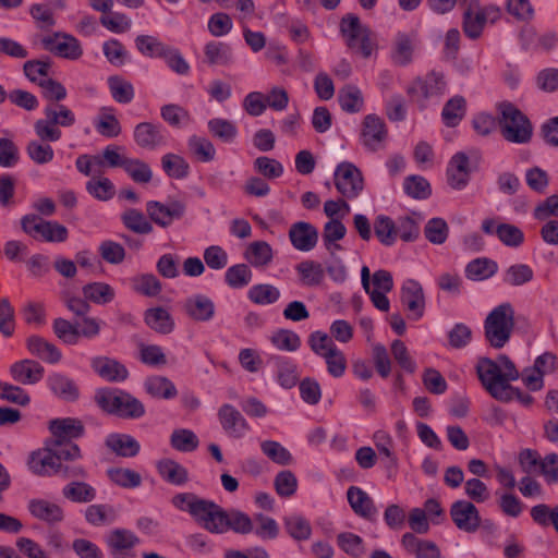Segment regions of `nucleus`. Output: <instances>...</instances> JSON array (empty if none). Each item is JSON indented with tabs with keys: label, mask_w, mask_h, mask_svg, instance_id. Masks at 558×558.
Instances as JSON below:
<instances>
[{
	"label": "nucleus",
	"mask_w": 558,
	"mask_h": 558,
	"mask_svg": "<svg viewBox=\"0 0 558 558\" xmlns=\"http://www.w3.org/2000/svg\"><path fill=\"white\" fill-rule=\"evenodd\" d=\"M476 374L494 399H507V392L513 391L510 383L520 378L514 363L505 354L498 356V362L481 357L476 364Z\"/></svg>",
	"instance_id": "f257e3e1"
},
{
	"label": "nucleus",
	"mask_w": 558,
	"mask_h": 558,
	"mask_svg": "<svg viewBox=\"0 0 558 558\" xmlns=\"http://www.w3.org/2000/svg\"><path fill=\"white\" fill-rule=\"evenodd\" d=\"M514 326L513 306L502 303L493 308L484 320L485 339L490 347L501 349L510 340Z\"/></svg>",
	"instance_id": "f03ea898"
},
{
	"label": "nucleus",
	"mask_w": 558,
	"mask_h": 558,
	"mask_svg": "<svg viewBox=\"0 0 558 558\" xmlns=\"http://www.w3.org/2000/svg\"><path fill=\"white\" fill-rule=\"evenodd\" d=\"M95 401L102 411L122 418H138L145 414L144 404L123 390L100 389Z\"/></svg>",
	"instance_id": "7ed1b4c3"
},
{
	"label": "nucleus",
	"mask_w": 558,
	"mask_h": 558,
	"mask_svg": "<svg viewBox=\"0 0 558 558\" xmlns=\"http://www.w3.org/2000/svg\"><path fill=\"white\" fill-rule=\"evenodd\" d=\"M497 108L500 113L499 125L504 138L517 144L530 142L533 128L527 117L508 101L498 104Z\"/></svg>",
	"instance_id": "20e7f679"
},
{
	"label": "nucleus",
	"mask_w": 558,
	"mask_h": 558,
	"mask_svg": "<svg viewBox=\"0 0 558 558\" xmlns=\"http://www.w3.org/2000/svg\"><path fill=\"white\" fill-rule=\"evenodd\" d=\"M45 119H39L34 124L38 141L50 143L61 138L59 126L70 128L75 121L74 112L64 105H48L45 110Z\"/></svg>",
	"instance_id": "39448f33"
},
{
	"label": "nucleus",
	"mask_w": 558,
	"mask_h": 558,
	"mask_svg": "<svg viewBox=\"0 0 558 558\" xmlns=\"http://www.w3.org/2000/svg\"><path fill=\"white\" fill-rule=\"evenodd\" d=\"M340 33L347 47L363 58L371 57L376 48L369 28L363 25L360 17L353 13L345 14L340 21Z\"/></svg>",
	"instance_id": "423d86ee"
},
{
	"label": "nucleus",
	"mask_w": 558,
	"mask_h": 558,
	"mask_svg": "<svg viewBox=\"0 0 558 558\" xmlns=\"http://www.w3.org/2000/svg\"><path fill=\"white\" fill-rule=\"evenodd\" d=\"M501 11L495 4L482 5L478 0H470L463 13V32L471 39H477L487 23L500 19Z\"/></svg>",
	"instance_id": "0eeeda50"
},
{
	"label": "nucleus",
	"mask_w": 558,
	"mask_h": 558,
	"mask_svg": "<svg viewBox=\"0 0 558 558\" xmlns=\"http://www.w3.org/2000/svg\"><path fill=\"white\" fill-rule=\"evenodd\" d=\"M447 87L445 76L441 73L430 72L424 80L416 78L408 87L407 93L411 99L425 107L424 100L441 96Z\"/></svg>",
	"instance_id": "6e6552de"
},
{
	"label": "nucleus",
	"mask_w": 558,
	"mask_h": 558,
	"mask_svg": "<svg viewBox=\"0 0 558 558\" xmlns=\"http://www.w3.org/2000/svg\"><path fill=\"white\" fill-rule=\"evenodd\" d=\"M335 185L344 197H356L364 187L362 172L351 162H341L335 171Z\"/></svg>",
	"instance_id": "1a4fd4ad"
},
{
	"label": "nucleus",
	"mask_w": 558,
	"mask_h": 558,
	"mask_svg": "<svg viewBox=\"0 0 558 558\" xmlns=\"http://www.w3.org/2000/svg\"><path fill=\"white\" fill-rule=\"evenodd\" d=\"M21 223L27 234L32 236L40 235L48 242H63L68 238V230L64 226L56 221L43 220L35 215L23 217Z\"/></svg>",
	"instance_id": "9d476101"
},
{
	"label": "nucleus",
	"mask_w": 558,
	"mask_h": 558,
	"mask_svg": "<svg viewBox=\"0 0 558 558\" xmlns=\"http://www.w3.org/2000/svg\"><path fill=\"white\" fill-rule=\"evenodd\" d=\"M146 213L149 219L161 228H168L174 220L181 219L185 214V205L179 201L163 204L157 201L146 203Z\"/></svg>",
	"instance_id": "9b49d317"
},
{
	"label": "nucleus",
	"mask_w": 558,
	"mask_h": 558,
	"mask_svg": "<svg viewBox=\"0 0 558 558\" xmlns=\"http://www.w3.org/2000/svg\"><path fill=\"white\" fill-rule=\"evenodd\" d=\"M111 558H136L134 547L140 538L130 530L114 529L106 539Z\"/></svg>",
	"instance_id": "f8f14e48"
},
{
	"label": "nucleus",
	"mask_w": 558,
	"mask_h": 558,
	"mask_svg": "<svg viewBox=\"0 0 558 558\" xmlns=\"http://www.w3.org/2000/svg\"><path fill=\"white\" fill-rule=\"evenodd\" d=\"M450 517L456 526L466 533H474L481 526L480 512L471 501H454L450 507Z\"/></svg>",
	"instance_id": "ddd939ff"
},
{
	"label": "nucleus",
	"mask_w": 558,
	"mask_h": 558,
	"mask_svg": "<svg viewBox=\"0 0 558 558\" xmlns=\"http://www.w3.org/2000/svg\"><path fill=\"white\" fill-rule=\"evenodd\" d=\"M133 137L135 144L143 149L155 150L167 145V135L160 124L141 122L135 125Z\"/></svg>",
	"instance_id": "4468645a"
},
{
	"label": "nucleus",
	"mask_w": 558,
	"mask_h": 558,
	"mask_svg": "<svg viewBox=\"0 0 558 558\" xmlns=\"http://www.w3.org/2000/svg\"><path fill=\"white\" fill-rule=\"evenodd\" d=\"M194 519L208 532L225 533L227 511L211 500L204 499Z\"/></svg>",
	"instance_id": "2eb2a0df"
},
{
	"label": "nucleus",
	"mask_w": 558,
	"mask_h": 558,
	"mask_svg": "<svg viewBox=\"0 0 558 558\" xmlns=\"http://www.w3.org/2000/svg\"><path fill=\"white\" fill-rule=\"evenodd\" d=\"M41 41L46 50L61 58L76 60L83 53L78 40L71 35L56 33L44 37Z\"/></svg>",
	"instance_id": "dca6fc26"
},
{
	"label": "nucleus",
	"mask_w": 558,
	"mask_h": 558,
	"mask_svg": "<svg viewBox=\"0 0 558 558\" xmlns=\"http://www.w3.org/2000/svg\"><path fill=\"white\" fill-rule=\"evenodd\" d=\"M388 131L384 120L376 114H367L363 119L361 140L363 145L372 150H378L386 141Z\"/></svg>",
	"instance_id": "f3484780"
},
{
	"label": "nucleus",
	"mask_w": 558,
	"mask_h": 558,
	"mask_svg": "<svg viewBox=\"0 0 558 558\" xmlns=\"http://www.w3.org/2000/svg\"><path fill=\"white\" fill-rule=\"evenodd\" d=\"M11 378L23 386H32L38 384L45 375L44 366L36 360L24 359L14 362L10 368Z\"/></svg>",
	"instance_id": "a211bd4d"
},
{
	"label": "nucleus",
	"mask_w": 558,
	"mask_h": 558,
	"mask_svg": "<svg viewBox=\"0 0 558 558\" xmlns=\"http://www.w3.org/2000/svg\"><path fill=\"white\" fill-rule=\"evenodd\" d=\"M401 302L409 312V318L420 319L425 311V296L420 282L409 279L401 289Z\"/></svg>",
	"instance_id": "6ab92c4d"
},
{
	"label": "nucleus",
	"mask_w": 558,
	"mask_h": 558,
	"mask_svg": "<svg viewBox=\"0 0 558 558\" xmlns=\"http://www.w3.org/2000/svg\"><path fill=\"white\" fill-rule=\"evenodd\" d=\"M218 418L222 429L231 437L241 438L250 429L247 421L231 404H223L219 408Z\"/></svg>",
	"instance_id": "aec40b11"
},
{
	"label": "nucleus",
	"mask_w": 558,
	"mask_h": 558,
	"mask_svg": "<svg viewBox=\"0 0 558 558\" xmlns=\"http://www.w3.org/2000/svg\"><path fill=\"white\" fill-rule=\"evenodd\" d=\"M90 366L99 377L109 383H121L129 377V371L125 365L108 356L92 359Z\"/></svg>",
	"instance_id": "412c9836"
},
{
	"label": "nucleus",
	"mask_w": 558,
	"mask_h": 558,
	"mask_svg": "<svg viewBox=\"0 0 558 558\" xmlns=\"http://www.w3.org/2000/svg\"><path fill=\"white\" fill-rule=\"evenodd\" d=\"M27 464L33 473L40 476L52 475L62 471V463H59V458L53 449L49 448L32 452Z\"/></svg>",
	"instance_id": "4be33fe9"
},
{
	"label": "nucleus",
	"mask_w": 558,
	"mask_h": 558,
	"mask_svg": "<svg viewBox=\"0 0 558 558\" xmlns=\"http://www.w3.org/2000/svg\"><path fill=\"white\" fill-rule=\"evenodd\" d=\"M53 445H63L73 438L83 436L85 428L83 423L73 417L56 418L49 423Z\"/></svg>",
	"instance_id": "5701e85b"
},
{
	"label": "nucleus",
	"mask_w": 558,
	"mask_h": 558,
	"mask_svg": "<svg viewBox=\"0 0 558 558\" xmlns=\"http://www.w3.org/2000/svg\"><path fill=\"white\" fill-rule=\"evenodd\" d=\"M417 43V34L415 32H399L393 40V47L391 50L392 61L401 66L411 63Z\"/></svg>",
	"instance_id": "b1692460"
},
{
	"label": "nucleus",
	"mask_w": 558,
	"mask_h": 558,
	"mask_svg": "<svg viewBox=\"0 0 558 558\" xmlns=\"http://www.w3.org/2000/svg\"><path fill=\"white\" fill-rule=\"evenodd\" d=\"M289 239L294 248L301 252H308L317 244L318 231L310 222L299 221L291 226Z\"/></svg>",
	"instance_id": "393cba45"
},
{
	"label": "nucleus",
	"mask_w": 558,
	"mask_h": 558,
	"mask_svg": "<svg viewBox=\"0 0 558 558\" xmlns=\"http://www.w3.org/2000/svg\"><path fill=\"white\" fill-rule=\"evenodd\" d=\"M183 311L192 320L204 323L215 316L216 306L208 296L195 294L184 301Z\"/></svg>",
	"instance_id": "a878e982"
},
{
	"label": "nucleus",
	"mask_w": 558,
	"mask_h": 558,
	"mask_svg": "<svg viewBox=\"0 0 558 558\" xmlns=\"http://www.w3.org/2000/svg\"><path fill=\"white\" fill-rule=\"evenodd\" d=\"M401 545L409 555L415 558H440L439 547L432 541L421 539L413 533L402 535Z\"/></svg>",
	"instance_id": "bb28decb"
},
{
	"label": "nucleus",
	"mask_w": 558,
	"mask_h": 558,
	"mask_svg": "<svg viewBox=\"0 0 558 558\" xmlns=\"http://www.w3.org/2000/svg\"><path fill=\"white\" fill-rule=\"evenodd\" d=\"M26 348L33 356L49 364H57L62 359V353L57 345L40 336L34 335L28 337L26 339Z\"/></svg>",
	"instance_id": "cd10ccee"
},
{
	"label": "nucleus",
	"mask_w": 558,
	"mask_h": 558,
	"mask_svg": "<svg viewBox=\"0 0 558 558\" xmlns=\"http://www.w3.org/2000/svg\"><path fill=\"white\" fill-rule=\"evenodd\" d=\"M348 501L355 514L366 520H374L377 514L373 499L360 487L351 486L347 492Z\"/></svg>",
	"instance_id": "c85d7f7f"
},
{
	"label": "nucleus",
	"mask_w": 558,
	"mask_h": 558,
	"mask_svg": "<svg viewBox=\"0 0 558 558\" xmlns=\"http://www.w3.org/2000/svg\"><path fill=\"white\" fill-rule=\"evenodd\" d=\"M50 390L60 399L74 402L80 398V388L76 383L61 373H52L47 378Z\"/></svg>",
	"instance_id": "c756f323"
},
{
	"label": "nucleus",
	"mask_w": 558,
	"mask_h": 558,
	"mask_svg": "<svg viewBox=\"0 0 558 558\" xmlns=\"http://www.w3.org/2000/svg\"><path fill=\"white\" fill-rule=\"evenodd\" d=\"M447 175L448 183L453 189L461 190L468 184L470 177L469 157L464 153H457L451 158Z\"/></svg>",
	"instance_id": "7c9ffc66"
},
{
	"label": "nucleus",
	"mask_w": 558,
	"mask_h": 558,
	"mask_svg": "<svg viewBox=\"0 0 558 558\" xmlns=\"http://www.w3.org/2000/svg\"><path fill=\"white\" fill-rule=\"evenodd\" d=\"M28 510L33 517L48 523H58L64 519L62 508L45 499H33L29 501Z\"/></svg>",
	"instance_id": "2f4dec72"
},
{
	"label": "nucleus",
	"mask_w": 558,
	"mask_h": 558,
	"mask_svg": "<svg viewBox=\"0 0 558 558\" xmlns=\"http://www.w3.org/2000/svg\"><path fill=\"white\" fill-rule=\"evenodd\" d=\"M159 475L168 483L177 486L184 485L189 481L187 470L172 459H162L157 463Z\"/></svg>",
	"instance_id": "473e14b6"
},
{
	"label": "nucleus",
	"mask_w": 558,
	"mask_h": 558,
	"mask_svg": "<svg viewBox=\"0 0 558 558\" xmlns=\"http://www.w3.org/2000/svg\"><path fill=\"white\" fill-rule=\"evenodd\" d=\"M148 395L158 399H172L178 395L174 384L165 376H150L144 383Z\"/></svg>",
	"instance_id": "72a5a7b5"
},
{
	"label": "nucleus",
	"mask_w": 558,
	"mask_h": 558,
	"mask_svg": "<svg viewBox=\"0 0 558 558\" xmlns=\"http://www.w3.org/2000/svg\"><path fill=\"white\" fill-rule=\"evenodd\" d=\"M112 108H101L95 120L96 131L104 137L113 138L121 134L122 128Z\"/></svg>",
	"instance_id": "f704fd0d"
},
{
	"label": "nucleus",
	"mask_w": 558,
	"mask_h": 558,
	"mask_svg": "<svg viewBox=\"0 0 558 558\" xmlns=\"http://www.w3.org/2000/svg\"><path fill=\"white\" fill-rule=\"evenodd\" d=\"M107 447L120 457H135L140 444L130 435L112 434L106 440Z\"/></svg>",
	"instance_id": "c9c22d12"
},
{
	"label": "nucleus",
	"mask_w": 558,
	"mask_h": 558,
	"mask_svg": "<svg viewBox=\"0 0 558 558\" xmlns=\"http://www.w3.org/2000/svg\"><path fill=\"white\" fill-rule=\"evenodd\" d=\"M62 495L72 502L87 504L95 499L96 489L85 482L73 481L62 488Z\"/></svg>",
	"instance_id": "e433bc0d"
},
{
	"label": "nucleus",
	"mask_w": 558,
	"mask_h": 558,
	"mask_svg": "<svg viewBox=\"0 0 558 558\" xmlns=\"http://www.w3.org/2000/svg\"><path fill=\"white\" fill-rule=\"evenodd\" d=\"M205 62L209 65H228L232 62L231 48L220 41H209L204 48Z\"/></svg>",
	"instance_id": "4c0bfd02"
},
{
	"label": "nucleus",
	"mask_w": 558,
	"mask_h": 558,
	"mask_svg": "<svg viewBox=\"0 0 558 558\" xmlns=\"http://www.w3.org/2000/svg\"><path fill=\"white\" fill-rule=\"evenodd\" d=\"M146 324L159 333H170L174 323L168 311L162 307L149 308L145 313Z\"/></svg>",
	"instance_id": "58836bf2"
},
{
	"label": "nucleus",
	"mask_w": 558,
	"mask_h": 558,
	"mask_svg": "<svg viewBox=\"0 0 558 558\" xmlns=\"http://www.w3.org/2000/svg\"><path fill=\"white\" fill-rule=\"evenodd\" d=\"M83 295L86 300L95 304L110 303L114 296V289L106 282H92L82 288Z\"/></svg>",
	"instance_id": "ea45409f"
},
{
	"label": "nucleus",
	"mask_w": 558,
	"mask_h": 558,
	"mask_svg": "<svg viewBox=\"0 0 558 558\" xmlns=\"http://www.w3.org/2000/svg\"><path fill=\"white\" fill-rule=\"evenodd\" d=\"M244 257L251 265L264 267L272 259V248L265 241H255L247 246Z\"/></svg>",
	"instance_id": "a19ab883"
},
{
	"label": "nucleus",
	"mask_w": 558,
	"mask_h": 558,
	"mask_svg": "<svg viewBox=\"0 0 558 558\" xmlns=\"http://www.w3.org/2000/svg\"><path fill=\"white\" fill-rule=\"evenodd\" d=\"M338 100L343 111L355 113L362 110L364 99L361 90L354 85H345L338 93Z\"/></svg>",
	"instance_id": "79ce46f5"
},
{
	"label": "nucleus",
	"mask_w": 558,
	"mask_h": 558,
	"mask_svg": "<svg viewBox=\"0 0 558 558\" xmlns=\"http://www.w3.org/2000/svg\"><path fill=\"white\" fill-rule=\"evenodd\" d=\"M466 110V102L462 96H454L449 99L442 109L441 117L449 128L457 126L463 119Z\"/></svg>",
	"instance_id": "37998d69"
},
{
	"label": "nucleus",
	"mask_w": 558,
	"mask_h": 558,
	"mask_svg": "<svg viewBox=\"0 0 558 558\" xmlns=\"http://www.w3.org/2000/svg\"><path fill=\"white\" fill-rule=\"evenodd\" d=\"M121 220L126 229L137 234L153 232V226L145 215L135 208H129L121 215Z\"/></svg>",
	"instance_id": "c03bdc74"
},
{
	"label": "nucleus",
	"mask_w": 558,
	"mask_h": 558,
	"mask_svg": "<svg viewBox=\"0 0 558 558\" xmlns=\"http://www.w3.org/2000/svg\"><path fill=\"white\" fill-rule=\"evenodd\" d=\"M497 264L486 257L470 262L465 268V276L471 280H485L497 272Z\"/></svg>",
	"instance_id": "a18cd8bd"
},
{
	"label": "nucleus",
	"mask_w": 558,
	"mask_h": 558,
	"mask_svg": "<svg viewBox=\"0 0 558 558\" xmlns=\"http://www.w3.org/2000/svg\"><path fill=\"white\" fill-rule=\"evenodd\" d=\"M374 232L378 241L386 246H391L397 238L398 230L395 221L388 217L380 215L374 222Z\"/></svg>",
	"instance_id": "49530a36"
},
{
	"label": "nucleus",
	"mask_w": 558,
	"mask_h": 558,
	"mask_svg": "<svg viewBox=\"0 0 558 558\" xmlns=\"http://www.w3.org/2000/svg\"><path fill=\"white\" fill-rule=\"evenodd\" d=\"M108 86L112 98L119 104H129L133 100L135 92L131 82L119 75L108 78Z\"/></svg>",
	"instance_id": "de8ad7c7"
},
{
	"label": "nucleus",
	"mask_w": 558,
	"mask_h": 558,
	"mask_svg": "<svg viewBox=\"0 0 558 558\" xmlns=\"http://www.w3.org/2000/svg\"><path fill=\"white\" fill-rule=\"evenodd\" d=\"M137 50L149 58H163L168 51V45L160 41L157 37L149 35H140L135 38Z\"/></svg>",
	"instance_id": "09e8293b"
},
{
	"label": "nucleus",
	"mask_w": 558,
	"mask_h": 558,
	"mask_svg": "<svg viewBox=\"0 0 558 558\" xmlns=\"http://www.w3.org/2000/svg\"><path fill=\"white\" fill-rule=\"evenodd\" d=\"M296 271L302 283L310 287L320 284L325 277L324 268L314 260L301 262L296 266Z\"/></svg>",
	"instance_id": "8fccbe9b"
},
{
	"label": "nucleus",
	"mask_w": 558,
	"mask_h": 558,
	"mask_svg": "<svg viewBox=\"0 0 558 558\" xmlns=\"http://www.w3.org/2000/svg\"><path fill=\"white\" fill-rule=\"evenodd\" d=\"M207 125L210 134L223 143H232L238 135L236 125L226 119L214 118Z\"/></svg>",
	"instance_id": "3c124183"
},
{
	"label": "nucleus",
	"mask_w": 558,
	"mask_h": 558,
	"mask_svg": "<svg viewBox=\"0 0 558 558\" xmlns=\"http://www.w3.org/2000/svg\"><path fill=\"white\" fill-rule=\"evenodd\" d=\"M123 170L140 184H147L153 179V171L147 162L138 158H129Z\"/></svg>",
	"instance_id": "603ef678"
},
{
	"label": "nucleus",
	"mask_w": 558,
	"mask_h": 558,
	"mask_svg": "<svg viewBox=\"0 0 558 558\" xmlns=\"http://www.w3.org/2000/svg\"><path fill=\"white\" fill-rule=\"evenodd\" d=\"M161 166L168 177L183 179L189 174V163L185 159L175 154H166L161 158Z\"/></svg>",
	"instance_id": "864d4df0"
},
{
	"label": "nucleus",
	"mask_w": 558,
	"mask_h": 558,
	"mask_svg": "<svg viewBox=\"0 0 558 558\" xmlns=\"http://www.w3.org/2000/svg\"><path fill=\"white\" fill-rule=\"evenodd\" d=\"M132 289L145 296H156L161 291V283L153 274H143L131 279Z\"/></svg>",
	"instance_id": "5fc2aeb1"
},
{
	"label": "nucleus",
	"mask_w": 558,
	"mask_h": 558,
	"mask_svg": "<svg viewBox=\"0 0 558 558\" xmlns=\"http://www.w3.org/2000/svg\"><path fill=\"white\" fill-rule=\"evenodd\" d=\"M248 299L259 305L272 304L280 298V291L268 283L253 286L247 293Z\"/></svg>",
	"instance_id": "6e6d98bb"
},
{
	"label": "nucleus",
	"mask_w": 558,
	"mask_h": 558,
	"mask_svg": "<svg viewBox=\"0 0 558 558\" xmlns=\"http://www.w3.org/2000/svg\"><path fill=\"white\" fill-rule=\"evenodd\" d=\"M87 192L98 201H109L114 196L116 189L113 183L104 177L92 178L86 183Z\"/></svg>",
	"instance_id": "4d7b16f0"
},
{
	"label": "nucleus",
	"mask_w": 558,
	"mask_h": 558,
	"mask_svg": "<svg viewBox=\"0 0 558 558\" xmlns=\"http://www.w3.org/2000/svg\"><path fill=\"white\" fill-rule=\"evenodd\" d=\"M277 378L281 387L290 389L294 387L299 380L296 365L286 359H277Z\"/></svg>",
	"instance_id": "13d9d810"
},
{
	"label": "nucleus",
	"mask_w": 558,
	"mask_h": 558,
	"mask_svg": "<svg viewBox=\"0 0 558 558\" xmlns=\"http://www.w3.org/2000/svg\"><path fill=\"white\" fill-rule=\"evenodd\" d=\"M345 233L347 228L340 219H331L326 222L323 230V241L327 251L332 252V247H339L337 241L343 239Z\"/></svg>",
	"instance_id": "bf43d9fd"
},
{
	"label": "nucleus",
	"mask_w": 558,
	"mask_h": 558,
	"mask_svg": "<svg viewBox=\"0 0 558 558\" xmlns=\"http://www.w3.org/2000/svg\"><path fill=\"white\" fill-rule=\"evenodd\" d=\"M26 154L37 165L49 163L54 157V151L50 144L38 140L28 142Z\"/></svg>",
	"instance_id": "052dcab7"
},
{
	"label": "nucleus",
	"mask_w": 558,
	"mask_h": 558,
	"mask_svg": "<svg viewBox=\"0 0 558 558\" xmlns=\"http://www.w3.org/2000/svg\"><path fill=\"white\" fill-rule=\"evenodd\" d=\"M171 446L181 452H191L198 447V438L194 432L185 428L175 429L170 437Z\"/></svg>",
	"instance_id": "680f3d73"
},
{
	"label": "nucleus",
	"mask_w": 558,
	"mask_h": 558,
	"mask_svg": "<svg viewBox=\"0 0 558 558\" xmlns=\"http://www.w3.org/2000/svg\"><path fill=\"white\" fill-rule=\"evenodd\" d=\"M253 521L247 514L238 510L227 511L225 532L232 530L239 534H248L253 531Z\"/></svg>",
	"instance_id": "e2e57ef3"
},
{
	"label": "nucleus",
	"mask_w": 558,
	"mask_h": 558,
	"mask_svg": "<svg viewBox=\"0 0 558 558\" xmlns=\"http://www.w3.org/2000/svg\"><path fill=\"white\" fill-rule=\"evenodd\" d=\"M109 478L117 485L124 488H134L141 485V475L130 469L113 468L107 472Z\"/></svg>",
	"instance_id": "0e129e2a"
},
{
	"label": "nucleus",
	"mask_w": 558,
	"mask_h": 558,
	"mask_svg": "<svg viewBox=\"0 0 558 558\" xmlns=\"http://www.w3.org/2000/svg\"><path fill=\"white\" fill-rule=\"evenodd\" d=\"M533 521L542 526L553 525L558 533V506L549 508L545 504H539L531 509Z\"/></svg>",
	"instance_id": "69168bd1"
},
{
	"label": "nucleus",
	"mask_w": 558,
	"mask_h": 558,
	"mask_svg": "<svg viewBox=\"0 0 558 558\" xmlns=\"http://www.w3.org/2000/svg\"><path fill=\"white\" fill-rule=\"evenodd\" d=\"M52 329L58 339L66 344H76L80 339L78 326L64 318H56Z\"/></svg>",
	"instance_id": "338daca9"
},
{
	"label": "nucleus",
	"mask_w": 558,
	"mask_h": 558,
	"mask_svg": "<svg viewBox=\"0 0 558 558\" xmlns=\"http://www.w3.org/2000/svg\"><path fill=\"white\" fill-rule=\"evenodd\" d=\"M263 453L279 465H288L292 461L291 453L278 441L265 440L260 444Z\"/></svg>",
	"instance_id": "774afa93"
}]
</instances>
